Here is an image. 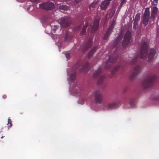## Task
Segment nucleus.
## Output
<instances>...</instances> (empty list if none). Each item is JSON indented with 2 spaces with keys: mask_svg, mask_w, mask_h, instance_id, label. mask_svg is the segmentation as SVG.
<instances>
[{
  "mask_svg": "<svg viewBox=\"0 0 159 159\" xmlns=\"http://www.w3.org/2000/svg\"><path fill=\"white\" fill-rule=\"evenodd\" d=\"M148 52V47L147 43L144 42L142 45L140 50L139 57L141 58H143L146 57Z\"/></svg>",
  "mask_w": 159,
  "mask_h": 159,
  "instance_id": "obj_1",
  "label": "nucleus"
},
{
  "mask_svg": "<svg viewBox=\"0 0 159 159\" xmlns=\"http://www.w3.org/2000/svg\"><path fill=\"white\" fill-rule=\"evenodd\" d=\"M130 32L129 31H127L125 35L124 40L122 43V45L124 47H125L126 46L129 44L130 39Z\"/></svg>",
  "mask_w": 159,
  "mask_h": 159,
  "instance_id": "obj_2",
  "label": "nucleus"
},
{
  "mask_svg": "<svg viewBox=\"0 0 159 159\" xmlns=\"http://www.w3.org/2000/svg\"><path fill=\"white\" fill-rule=\"evenodd\" d=\"M39 7L41 9L48 10L53 8L54 7V5L53 3L51 2H48L40 4L39 5Z\"/></svg>",
  "mask_w": 159,
  "mask_h": 159,
  "instance_id": "obj_3",
  "label": "nucleus"
},
{
  "mask_svg": "<svg viewBox=\"0 0 159 159\" xmlns=\"http://www.w3.org/2000/svg\"><path fill=\"white\" fill-rule=\"evenodd\" d=\"M155 78V76L154 75L149 77L147 80L142 82V85L145 88L148 87L150 84L154 80Z\"/></svg>",
  "mask_w": 159,
  "mask_h": 159,
  "instance_id": "obj_4",
  "label": "nucleus"
},
{
  "mask_svg": "<svg viewBox=\"0 0 159 159\" xmlns=\"http://www.w3.org/2000/svg\"><path fill=\"white\" fill-rule=\"evenodd\" d=\"M149 16V9L147 8L145 9L144 13L143 16V23L145 25H147L148 24Z\"/></svg>",
  "mask_w": 159,
  "mask_h": 159,
  "instance_id": "obj_5",
  "label": "nucleus"
},
{
  "mask_svg": "<svg viewBox=\"0 0 159 159\" xmlns=\"http://www.w3.org/2000/svg\"><path fill=\"white\" fill-rule=\"evenodd\" d=\"M61 25L63 27H66L68 26L70 23V20L66 18H62L59 20Z\"/></svg>",
  "mask_w": 159,
  "mask_h": 159,
  "instance_id": "obj_6",
  "label": "nucleus"
},
{
  "mask_svg": "<svg viewBox=\"0 0 159 159\" xmlns=\"http://www.w3.org/2000/svg\"><path fill=\"white\" fill-rule=\"evenodd\" d=\"M114 25V22H113L112 23L111 25V26L109 27L108 29L107 33L105 35V36L103 38V39L104 40H106L108 37L109 35L110 34L111 31H112V30H113V26Z\"/></svg>",
  "mask_w": 159,
  "mask_h": 159,
  "instance_id": "obj_7",
  "label": "nucleus"
},
{
  "mask_svg": "<svg viewBox=\"0 0 159 159\" xmlns=\"http://www.w3.org/2000/svg\"><path fill=\"white\" fill-rule=\"evenodd\" d=\"M158 12V8L155 7L152 8L151 11V18L153 20L155 16L157 15Z\"/></svg>",
  "mask_w": 159,
  "mask_h": 159,
  "instance_id": "obj_8",
  "label": "nucleus"
},
{
  "mask_svg": "<svg viewBox=\"0 0 159 159\" xmlns=\"http://www.w3.org/2000/svg\"><path fill=\"white\" fill-rule=\"evenodd\" d=\"M156 51L153 48H151L150 49V52L148 55V61L149 62H151L153 58L155 53Z\"/></svg>",
  "mask_w": 159,
  "mask_h": 159,
  "instance_id": "obj_9",
  "label": "nucleus"
},
{
  "mask_svg": "<svg viewBox=\"0 0 159 159\" xmlns=\"http://www.w3.org/2000/svg\"><path fill=\"white\" fill-rule=\"evenodd\" d=\"M111 1V0H105L102 2L100 6L101 9L102 10H105L109 5Z\"/></svg>",
  "mask_w": 159,
  "mask_h": 159,
  "instance_id": "obj_10",
  "label": "nucleus"
},
{
  "mask_svg": "<svg viewBox=\"0 0 159 159\" xmlns=\"http://www.w3.org/2000/svg\"><path fill=\"white\" fill-rule=\"evenodd\" d=\"M18 2H23L25 0H16ZM39 0H28V1L27 2V6H26V7H27V9L28 11H29L30 10V8L32 7V6H31V5H29L28 4H29V2L30 1L32 2H39Z\"/></svg>",
  "mask_w": 159,
  "mask_h": 159,
  "instance_id": "obj_11",
  "label": "nucleus"
},
{
  "mask_svg": "<svg viewBox=\"0 0 159 159\" xmlns=\"http://www.w3.org/2000/svg\"><path fill=\"white\" fill-rule=\"evenodd\" d=\"M99 24V20L97 19H96L93 23V25L92 26V28L93 30H94L96 29L98 27Z\"/></svg>",
  "mask_w": 159,
  "mask_h": 159,
  "instance_id": "obj_12",
  "label": "nucleus"
},
{
  "mask_svg": "<svg viewBox=\"0 0 159 159\" xmlns=\"http://www.w3.org/2000/svg\"><path fill=\"white\" fill-rule=\"evenodd\" d=\"M102 99L101 95L99 93H96L95 96V100L97 103H99Z\"/></svg>",
  "mask_w": 159,
  "mask_h": 159,
  "instance_id": "obj_13",
  "label": "nucleus"
},
{
  "mask_svg": "<svg viewBox=\"0 0 159 159\" xmlns=\"http://www.w3.org/2000/svg\"><path fill=\"white\" fill-rule=\"evenodd\" d=\"M140 16L139 14H137L135 16L134 22V27H136L137 26V21L140 19Z\"/></svg>",
  "mask_w": 159,
  "mask_h": 159,
  "instance_id": "obj_14",
  "label": "nucleus"
},
{
  "mask_svg": "<svg viewBox=\"0 0 159 159\" xmlns=\"http://www.w3.org/2000/svg\"><path fill=\"white\" fill-rule=\"evenodd\" d=\"M129 104L131 107H134L136 104V100L134 98L131 99L129 102Z\"/></svg>",
  "mask_w": 159,
  "mask_h": 159,
  "instance_id": "obj_15",
  "label": "nucleus"
},
{
  "mask_svg": "<svg viewBox=\"0 0 159 159\" xmlns=\"http://www.w3.org/2000/svg\"><path fill=\"white\" fill-rule=\"evenodd\" d=\"M57 7H58L60 10H67L69 8V7L65 5H62L59 6H57Z\"/></svg>",
  "mask_w": 159,
  "mask_h": 159,
  "instance_id": "obj_16",
  "label": "nucleus"
},
{
  "mask_svg": "<svg viewBox=\"0 0 159 159\" xmlns=\"http://www.w3.org/2000/svg\"><path fill=\"white\" fill-rule=\"evenodd\" d=\"M75 73L71 74L70 76L68 78V80L71 81L73 80L75 78Z\"/></svg>",
  "mask_w": 159,
  "mask_h": 159,
  "instance_id": "obj_17",
  "label": "nucleus"
},
{
  "mask_svg": "<svg viewBox=\"0 0 159 159\" xmlns=\"http://www.w3.org/2000/svg\"><path fill=\"white\" fill-rule=\"evenodd\" d=\"M116 104V102L109 103L108 104L107 107L109 109H111L114 108Z\"/></svg>",
  "mask_w": 159,
  "mask_h": 159,
  "instance_id": "obj_18",
  "label": "nucleus"
},
{
  "mask_svg": "<svg viewBox=\"0 0 159 159\" xmlns=\"http://www.w3.org/2000/svg\"><path fill=\"white\" fill-rule=\"evenodd\" d=\"M114 12L115 11L114 10H112L111 11H109L108 12V17L111 18L112 17L111 16L113 15L114 14Z\"/></svg>",
  "mask_w": 159,
  "mask_h": 159,
  "instance_id": "obj_19",
  "label": "nucleus"
},
{
  "mask_svg": "<svg viewBox=\"0 0 159 159\" xmlns=\"http://www.w3.org/2000/svg\"><path fill=\"white\" fill-rule=\"evenodd\" d=\"M91 43H92L91 40L90 39L88 41L87 44L85 46L86 48H89V47L91 45Z\"/></svg>",
  "mask_w": 159,
  "mask_h": 159,
  "instance_id": "obj_20",
  "label": "nucleus"
},
{
  "mask_svg": "<svg viewBox=\"0 0 159 159\" xmlns=\"http://www.w3.org/2000/svg\"><path fill=\"white\" fill-rule=\"evenodd\" d=\"M95 5L96 3H92L89 7V8L90 9V10H93V8L95 6Z\"/></svg>",
  "mask_w": 159,
  "mask_h": 159,
  "instance_id": "obj_21",
  "label": "nucleus"
},
{
  "mask_svg": "<svg viewBox=\"0 0 159 159\" xmlns=\"http://www.w3.org/2000/svg\"><path fill=\"white\" fill-rule=\"evenodd\" d=\"M71 39V37L70 36H68L67 35H66L65 40L66 41L68 42L70 41Z\"/></svg>",
  "mask_w": 159,
  "mask_h": 159,
  "instance_id": "obj_22",
  "label": "nucleus"
},
{
  "mask_svg": "<svg viewBox=\"0 0 159 159\" xmlns=\"http://www.w3.org/2000/svg\"><path fill=\"white\" fill-rule=\"evenodd\" d=\"M87 27V25L84 26L82 29V31H81V33L82 34H84L86 32V29Z\"/></svg>",
  "mask_w": 159,
  "mask_h": 159,
  "instance_id": "obj_23",
  "label": "nucleus"
},
{
  "mask_svg": "<svg viewBox=\"0 0 159 159\" xmlns=\"http://www.w3.org/2000/svg\"><path fill=\"white\" fill-rule=\"evenodd\" d=\"M126 0H122L121 1V2L120 4V7H119L118 9H120L121 7H122V5L125 2Z\"/></svg>",
  "mask_w": 159,
  "mask_h": 159,
  "instance_id": "obj_24",
  "label": "nucleus"
},
{
  "mask_svg": "<svg viewBox=\"0 0 159 159\" xmlns=\"http://www.w3.org/2000/svg\"><path fill=\"white\" fill-rule=\"evenodd\" d=\"M152 1V0H151ZM158 0H152V3L153 4L156 5L157 4Z\"/></svg>",
  "mask_w": 159,
  "mask_h": 159,
  "instance_id": "obj_25",
  "label": "nucleus"
},
{
  "mask_svg": "<svg viewBox=\"0 0 159 159\" xmlns=\"http://www.w3.org/2000/svg\"><path fill=\"white\" fill-rule=\"evenodd\" d=\"M57 29V26L56 25H54L53 27L52 28V31H53V32H55V31L56 30V29Z\"/></svg>",
  "mask_w": 159,
  "mask_h": 159,
  "instance_id": "obj_26",
  "label": "nucleus"
},
{
  "mask_svg": "<svg viewBox=\"0 0 159 159\" xmlns=\"http://www.w3.org/2000/svg\"><path fill=\"white\" fill-rule=\"evenodd\" d=\"M135 71H136L137 72H139L140 71V70L139 69V66L136 67L135 68Z\"/></svg>",
  "mask_w": 159,
  "mask_h": 159,
  "instance_id": "obj_27",
  "label": "nucleus"
},
{
  "mask_svg": "<svg viewBox=\"0 0 159 159\" xmlns=\"http://www.w3.org/2000/svg\"><path fill=\"white\" fill-rule=\"evenodd\" d=\"M96 48H97L96 47H94V48H93V49L91 50L90 52H92V53H93L95 52V51L96 50Z\"/></svg>",
  "mask_w": 159,
  "mask_h": 159,
  "instance_id": "obj_28",
  "label": "nucleus"
},
{
  "mask_svg": "<svg viewBox=\"0 0 159 159\" xmlns=\"http://www.w3.org/2000/svg\"><path fill=\"white\" fill-rule=\"evenodd\" d=\"M101 69H100V68H99V69H98V71H97L96 72V73H95L94 75H96L98 74V73H99V72L101 71Z\"/></svg>",
  "mask_w": 159,
  "mask_h": 159,
  "instance_id": "obj_29",
  "label": "nucleus"
},
{
  "mask_svg": "<svg viewBox=\"0 0 159 159\" xmlns=\"http://www.w3.org/2000/svg\"><path fill=\"white\" fill-rule=\"evenodd\" d=\"M56 35H52V39H55L56 38H57V36Z\"/></svg>",
  "mask_w": 159,
  "mask_h": 159,
  "instance_id": "obj_30",
  "label": "nucleus"
},
{
  "mask_svg": "<svg viewBox=\"0 0 159 159\" xmlns=\"http://www.w3.org/2000/svg\"><path fill=\"white\" fill-rule=\"evenodd\" d=\"M65 56H66V58L68 59L69 57L70 54L68 53H66L65 54Z\"/></svg>",
  "mask_w": 159,
  "mask_h": 159,
  "instance_id": "obj_31",
  "label": "nucleus"
},
{
  "mask_svg": "<svg viewBox=\"0 0 159 159\" xmlns=\"http://www.w3.org/2000/svg\"><path fill=\"white\" fill-rule=\"evenodd\" d=\"M11 120V119H8V124H7V125L8 124H10V125H11V126L12 125V124L11 123H10L9 122Z\"/></svg>",
  "mask_w": 159,
  "mask_h": 159,
  "instance_id": "obj_32",
  "label": "nucleus"
},
{
  "mask_svg": "<svg viewBox=\"0 0 159 159\" xmlns=\"http://www.w3.org/2000/svg\"><path fill=\"white\" fill-rule=\"evenodd\" d=\"M2 97L3 98L5 99L6 98V95H4Z\"/></svg>",
  "mask_w": 159,
  "mask_h": 159,
  "instance_id": "obj_33",
  "label": "nucleus"
},
{
  "mask_svg": "<svg viewBox=\"0 0 159 159\" xmlns=\"http://www.w3.org/2000/svg\"><path fill=\"white\" fill-rule=\"evenodd\" d=\"M58 47L59 48H60L61 47V44H60V45H59V44H58Z\"/></svg>",
  "mask_w": 159,
  "mask_h": 159,
  "instance_id": "obj_34",
  "label": "nucleus"
},
{
  "mask_svg": "<svg viewBox=\"0 0 159 159\" xmlns=\"http://www.w3.org/2000/svg\"><path fill=\"white\" fill-rule=\"evenodd\" d=\"M104 78L103 77H102L101 78H100V79L99 80V81H100V80H101V79H103Z\"/></svg>",
  "mask_w": 159,
  "mask_h": 159,
  "instance_id": "obj_35",
  "label": "nucleus"
},
{
  "mask_svg": "<svg viewBox=\"0 0 159 159\" xmlns=\"http://www.w3.org/2000/svg\"><path fill=\"white\" fill-rule=\"evenodd\" d=\"M118 38H120V36H119V37Z\"/></svg>",
  "mask_w": 159,
  "mask_h": 159,
  "instance_id": "obj_36",
  "label": "nucleus"
},
{
  "mask_svg": "<svg viewBox=\"0 0 159 159\" xmlns=\"http://www.w3.org/2000/svg\"><path fill=\"white\" fill-rule=\"evenodd\" d=\"M3 136H2L1 137V139H2L3 138Z\"/></svg>",
  "mask_w": 159,
  "mask_h": 159,
  "instance_id": "obj_37",
  "label": "nucleus"
},
{
  "mask_svg": "<svg viewBox=\"0 0 159 159\" xmlns=\"http://www.w3.org/2000/svg\"><path fill=\"white\" fill-rule=\"evenodd\" d=\"M76 2L77 3H78V2H77V0L76 1Z\"/></svg>",
  "mask_w": 159,
  "mask_h": 159,
  "instance_id": "obj_38",
  "label": "nucleus"
},
{
  "mask_svg": "<svg viewBox=\"0 0 159 159\" xmlns=\"http://www.w3.org/2000/svg\"><path fill=\"white\" fill-rule=\"evenodd\" d=\"M48 6H51V5H48Z\"/></svg>",
  "mask_w": 159,
  "mask_h": 159,
  "instance_id": "obj_39",
  "label": "nucleus"
},
{
  "mask_svg": "<svg viewBox=\"0 0 159 159\" xmlns=\"http://www.w3.org/2000/svg\"><path fill=\"white\" fill-rule=\"evenodd\" d=\"M57 4H60L59 3H57Z\"/></svg>",
  "mask_w": 159,
  "mask_h": 159,
  "instance_id": "obj_40",
  "label": "nucleus"
}]
</instances>
